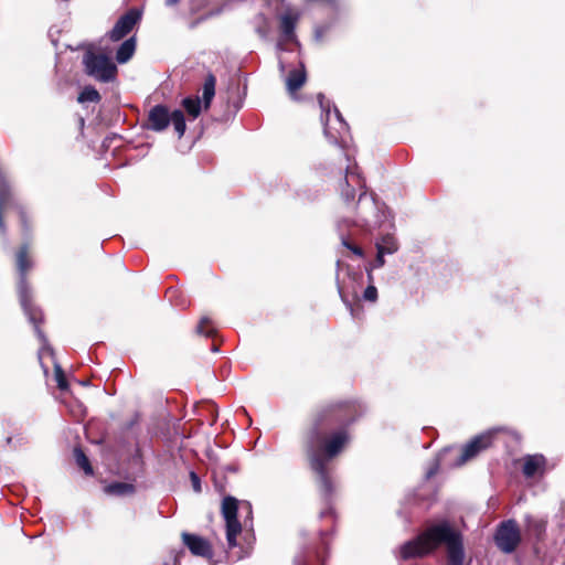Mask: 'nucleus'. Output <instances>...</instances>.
Segmentation results:
<instances>
[{
  "instance_id": "1",
  "label": "nucleus",
  "mask_w": 565,
  "mask_h": 565,
  "mask_svg": "<svg viewBox=\"0 0 565 565\" xmlns=\"http://www.w3.org/2000/svg\"><path fill=\"white\" fill-rule=\"evenodd\" d=\"M440 545H445L450 565H462L465 553L461 534L447 521L428 526L416 539L401 546V557L409 559L423 557Z\"/></svg>"
},
{
  "instance_id": "2",
  "label": "nucleus",
  "mask_w": 565,
  "mask_h": 565,
  "mask_svg": "<svg viewBox=\"0 0 565 565\" xmlns=\"http://www.w3.org/2000/svg\"><path fill=\"white\" fill-rule=\"evenodd\" d=\"M319 429L320 423H317L308 438L307 454L310 467L317 475L321 493L329 497L333 488L328 475L327 462L341 452L349 441V435L345 430H339L323 440Z\"/></svg>"
},
{
  "instance_id": "3",
  "label": "nucleus",
  "mask_w": 565,
  "mask_h": 565,
  "mask_svg": "<svg viewBox=\"0 0 565 565\" xmlns=\"http://www.w3.org/2000/svg\"><path fill=\"white\" fill-rule=\"evenodd\" d=\"M340 188L341 198L348 209L355 212V218H349L348 222L358 225H380L384 221L385 216L382 206L366 191L361 192L358 202L354 203L355 188H364V181L353 169L347 168L345 177Z\"/></svg>"
},
{
  "instance_id": "4",
  "label": "nucleus",
  "mask_w": 565,
  "mask_h": 565,
  "mask_svg": "<svg viewBox=\"0 0 565 565\" xmlns=\"http://www.w3.org/2000/svg\"><path fill=\"white\" fill-rule=\"evenodd\" d=\"M17 267L20 275L18 284L20 302L29 321L34 326V331L42 343L39 355L41 358L44 351H47L50 354H52L53 350L50 348L46 337L40 329V323L43 320L42 311L31 303L30 289L26 281V273L32 267V262L28 257L26 246H22L17 254Z\"/></svg>"
},
{
  "instance_id": "5",
  "label": "nucleus",
  "mask_w": 565,
  "mask_h": 565,
  "mask_svg": "<svg viewBox=\"0 0 565 565\" xmlns=\"http://www.w3.org/2000/svg\"><path fill=\"white\" fill-rule=\"evenodd\" d=\"M114 50L108 46H84L82 65L84 73L99 82L113 83L117 78L118 68L113 60Z\"/></svg>"
},
{
  "instance_id": "6",
  "label": "nucleus",
  "mask_w": 565,
  "mask_h": 565,
  "mask_svg": "<svg viewBox=\"0 0 565 565\" xmlns=\"http://www.w3.org/2000/svg\"><path fill=\"white\" fill-rule=\"evenodd\" d=\"M318 102L322 110L323 132L330 143L345 147L349 137V126L339 109L323 94H318Z\"/></svg>"
},
{
  "instance_id": "7",
  "label": "nucleus",
  "mask_w": 565,
  "mask_h": 565,
  "mask_svg": "<svg viewBox=\"0 0 565 565\" xmlns=\"http://www.w3.org/2000/svg\"><path fill=\"white\" fill-rule=\"evenodd\" d=\"M172 124L179 138L185 132V119L181 110L172 113L163 105H156L149 110L148 114V128L153 131L164 130L169 124Z\"/></svg>"
},
{
  "instance_id": "8",
  "label": "nucleus",
  "mask_w": 565,
  "mask_h": 565,
  "mask_svg": "<svg viewBox=\"0 0 565 565\" xmlns=\"http://www.w3.org/2000/svg\"><path fill=\"white\" fill-rule=\"evenodd\" d=\"M494 542L498 548L505 553H513L521 543V531L515 520L501 522L494 533Z\"/></svg>"
},
{
  "instance_id": "9",
  "label": "nucleus",
  "mask_w": 565,
  "mask_h": 565,
  "mask_svg": "<svg viewBox=\"0 0 565 565\" xmlns=\"http://www.w3.org/2000/svg\"><path fill=\"white\" fill-rule=\"evenodd\" d=\"M238 501L233 497H225L222 502V515L225 520L226 541L231 551L237 547V535L242 532V525L237 520Z\"/></svg>"
},
{
  "instance_id": "10",
  "label": "nucleus",
  "mask_w": 565,
  "mask_h": 565,
  "mask_svg": "<svg viewBox=\"0 0 565 565\" xmlns=\"http://www.w3.org/2000/svg\"><path fill=\"white\" fill-rule=\"evenodd\" d=\"M492 443V434L484 433L476 436L469 443H467L463 448L460 457L456 461V466H461L475 458L481 450L487 449Z\"/></svg>"
},
{
  "instance_id": "11",
  "label": "nucleus",
  "mask_w": 565,
  "mask_h": 565,
  "mask_svg": "<svg viewBox=\"0 0 565 565\" xmlns=\"http://www.w3.org/2000/svg\"><path fill=\"white\" fill-rule=\"evenodd\" d=\"M142 12L138 8H131L119 17L111 31L107 35H128L141 21Z\"/></svg>"
},
{
  "instance_id": "12",
  "label": "nucleus",
  "mask_w": 565,
  "mask_h": 565,
  "mask_svg": "<svg viewBox=\"0 0 565 565\" xmlns=\"http://www.w3.org/2000/svg\"><path fill=\"white\" fill-rule=\"evenodd\" d=\"M281 35H295L296 25L300 19V12L292 7H286L277 13Z\"/></svg>"
},
{
  "instance_id": "13",
  "label": "nucleus",
  "mask_w": 565,
  "mask_h": 565,
  "mask_svg": "<svg viewBox=\"0 0 565 565\" xmlns=\"http://www.w3.org/2000/svg\"><path fill=\"white\" fill-rule=\"evenodd\" d=\"M182 541L193 555L209 558L212 557L213 553L211 544L205 539L184 532L182 533Z\"/></svg>"
},
{
  "instance_id": "14",
  "label": "nucleus",
  "mask_w": 565,
  "mask_h": 565,
  "mask_svg": "<svg viewBox=\"0 0 565 565\" xmlns=\"http://www.w3.org/2000/svg\"><path fill=\"white\" fill-rule=\"evenodd\" d=\"M307 81V73L302 62H299L298 67L291 70L286 79V88L290 96L295 97L296 93L303 86Z\"/></svg>"
},
{
  "instance_id": "15",
  "label": "nucleus",
  "mask_w": 565,
  "mask_h": 565,
  "mask_svg": "<svg viewBox=\"0 0 565 565\" xmlns=\"http://www.w3.org/2000/svg\"><path fill=\"white\" fill-rule=\"evenodd\" d=\"M546 460L543 455H527L524 457L523 473L526 478H532L544 470Z\"/></svg>"
},
{
  "instance_id": "16",
  "label": "nucleus",
  "mask_w": 565,
  "mask_h": 565,
  "mask_svg": "<svg viewBox=\"0 0 565 565\" xmlns=\"http://www.w3.org/2000/svg\"><path fill=\"white\" fill-rule=\"evenodd\" d=\"M525 532L530 535L541 540L546 531V521L543 519L534 518L530 514L525 515Z\"/></svg>"
},
{
  "instance_id": "17",
  "label": "nucleus",
  "mask_w": 565,
  "mask_h": 565,
  "mask_svg": "<svg viewBox=\"0 0 565 565\" xmlns=\"http://www.w3.org/2000/svg\"><path fill=\"white\" fill-rule=\"evenodd\" d=\"M135 51H136V38H128L118 47V50L116 52V61L119 64L127 63L132 57Z\"/></svg>"
},
{
  "instance_id": "18",
  "label": "nucleus",
  "mask_w": 565,
  "mask_h": 565,
  "mask_svg": "<svg viewBox=\"0 0 565 565\" xmlns=\"http://www.w3.org/2000/svg\"><path fill=\"white\" fill-rule=\"evenodd\" d=\"M13 201V195L10 190V186L2 182L0 184V232L4 233L6 226L2 217V212L11 204Z\"/></svg>"
},
{
  "instance_id": "19",
  "label": "nucleus",
  "mask_w": 565,
  "mask_h": 565,
  "mask_svg": "<svg viewBox=\"0 0 565 565\" xmlns=\"http://www.w3.org/2000/svg\"><path fill=\"white\" fill-rule=\"evenodd\" d=\"M215 84H216L215 76L212 74H209L204 81L203 93H202V98H203L205 108L210 107L211 102L215 95Z\"/></svg>"
},
{
  "instance_id": "20",
  "label": "nucleus",
  "mask_w": 565,
  "mask_h": 565,
  "mask_svg": "<svg viewBox=\"0 0 565 565\" xmlns=\"http://www.w3.org/2000/svg\"><path fill=\"white\" fill-rule=\"evenodd\" d=\"M106 493L113 495H128L135 492V487L131 483L114 482L105 488Z\"/></svg>"
},
{
  "instance_id": "21",
  "label": "nucleus",
  "mask_w": 565,
  "mask_h": 565,
  "mask_svg": "<svg viewBox=\"0 0 565 565\" xmlns=\"http://www.w3.org/2000/svg\"><path fill=\"white\" fill-rule=\"evenodd\" d=\"M376 249H381L384 253L391 255L398 249V244L393 235L387 234L376 242Z\"/></svg>"
},
{
  "instance_id": "22",
  "label": "nucleus",
  "mask_w": 565,
  "mask_h": 565,
  "mask_svg": "<svg viewBox=\"0 0 565 565\" xmlns=\"http://www.w3.org/2000/svg\"><path fill=\"white\" fill-rule=\"evenodd\" d=\"M100 94L93 86H85L77 97V102L84 103H98L100 100Z\"/></svg>"
},
{
  "instance_id": "23",
  "label": "nucleus",
  "mask_w": 565,
  "mask_h": 565,
  "mask_svg": "<svg viewBox=\"0 0 565 565\" xmlns=\"http://www.w3.org/2000/svg\"><path fill=\"white\" fill-rule=\"evenodd\" d=\"M182 105L189 116L196 118L201 113V100L199 97H186L182 100Z\"/></svg>"
},
{
  "instance_id": "24",
  "label": "nucleus",
  "mask_w": 565,
  "mask_h": 565,
  "mask_svg": "<svg viewBox=\"0 0 565 565\" xmlns=\"http://www.w3.org/2000/svg\"><path fill=\"white\" fill-rule=\"evenodd\" d=\"M74 458L78 467H81L86 475H93V468L89 460L81 448L77 447L74 449Z\"/></svg>"
},
{
  "instance_id": "25",
  "label": "nucleus",
  "mask_w": 565,
  "mask_h": 565,
  "mask_svg": "<svg viewBox=\"0 0 565 565\" xmlns=\"http://www.w3.org/2000/svg\"><path fill=\"white\" fill-rule=\"evenodd\" d=\"M276 47L279 52L282 51H292L295 49L299 47V42L297 41V38H279V41L276 44Z\"/></svg>"
},
{
  "instance_id": "26",
  "label": "nucleus",
  "mask_w": 565,
  "mask_h": 565,
  "mask_svg": "<svg viewBox=\"0 0 565 565\" xmlns=\"http://www.w3.org/2000/svg\"><path fill=\"white\" fill-rule=\"evenodd\" d=\"M54 376H55V381L57 383V387L61 391H67L68 383L65 377L64 371L58 363H54Z\"/></svg>"
},
{
  "instance_id": "27",
  "label": "nucleus",
  "mask_w": 565,
  "mask_h": 565,
  "mask_svg": "<svg viewBox=\"0 0 565 565\" xmlns=\"http://www.w3.org/2000/svg\"><path fill=\"white\" fill-rule=\"evenodd\" d=\"M196 332L205 337H209L213 333V328L211 327V321L209 318L204 317L200 320L196 327Z\"/></svg>"
},
{
  "instance_id": "28",
  "label": "nucleus",
  "mask_w": 565,
  "mask_h": 565,
  "mask_svg": "<svg viewBox=\"0 0 565 565\" xmlns=\"http://www.w3.org/2000/svg\"><path fill=\"white\" fill-rule=\"evenodd\" d=\"M363 298L369 301H375L377 299V289L373 285L367 286L363 292Z\"/></svg>"
},
{
  "instance_id": "29",
  "label": "nucleus",
  "mask_w": 565,
  "mask_h": 565,
  "mask_svg": "<svg viewBox=\"0 0 565 565\" xmlns=\"http://www.w3.org/2000/svg\"><path fill=\"white\" fill-rule=\"evenodd\" d=\"M190 477H191V481H192V486H193V489L196 491V492H200L201 491V483H200V479L198 477V475L195 472H191L190 473Z\"/></svg>"
},
{
  "instance_id": "30",
  "label": "nucleus",
  "mask_w": 565,
  "mask_h": 565,
  "mask_svg": "<svg viewBox=\"0 0 565 565\" xmlns=\"http://www.w3.org/2000/svg\"><path fill=\"white\" fill-rule=\"evenodd\" d=\"M439 461H440V457L434 461L433 467L427 471V473H426L427 478L433 477L437 472V470L439 468Z\"/></svg>"
},
{
  "instance_id": "31",
  "label": "nucleus",
  "mask_w": 565,
  "mask_h": 565,
  "mask_svg": "<svg viewBox=\"0 0 565 565\" xmlns=\"http://www.w3.org/2000/svg\"><path fill=\"white\" fill-rule=\"evenodd\" d=\"M387 255L386 253H384L383 250L381 249H377V255H376V266L377 267H382L385 263L384 260V256Z\"/></svg>"
},
{
  "instance_id": "32",
  "label": "nucleus",
  "mask_w": 565,
  "mask_h": 565,
  "mask_svg": "<svg viewBox=\"0 0 565 565\" xmlns=\"http://www.w3.org/2000/svg\"><path fill=\"white\" fill-rule=\"evenodd\" d=\"M324 6L337 10L339 8V0H320Z\"/></svg>"
},
{
  "instance_id": "33",
  "label": "nucleus",
  "mask_w": 565,
  "mask_h": 565,
  "mask_svg": "<svg viewBox=\"0 0 565 565\" xmlns=\"http://www.w3.org/2000/svg\"><path fill=\"white\" fill-rule=\"evenodd\" d=\"M343 245H344L345 247L350 248L354 254H356V255H359V256H361V255H362V250H361V248H359V247H353V246L349 245L344 239H343Z\"/></svg>"
},
{
  "instance_id": "34",
  "label": "nucleus",
  "mask_w": 565,
  "mask_h": 565,
  "mask_svg": "<svg viewBox=\"0 0 565 565\" xmlns=\"http://www.w3.org/2000/svg\"><path fill=\"white\" fill-rule=\"evenodd\" d=\"M230 557L233 559V561H238V559H242L244 557V554L239 553V552H232V554L230 555Z\"/></svg>"
},
{
  "instance_id": "35",
  "label": "nucleus",
  "mask_w": 565,
  "mask_h": 565,
  "mask_svg": "<svg viewBox=\"0 0 565 565\" xmlns=\"http://www.w3.org/2000/svg\"><path fill=\"white\" fill-rule=\"evenodd\" d=\"M19 213H20L21 221L24 223L25 222V213L21 207H19Z\"/></svg>"
},
{
  "instance_id": "36",
  "label": "nucleus",
  "mask_w": 565,
  "mask_h": 565,
  "mask_svg": "<svg viewBox=\"0 0 565 565\" xmlns=\"http://www.w3.org/2000/svg\"><path fill=\"white\" fill-rule=\"evenodd\" d=\"M284 58L281 56H279V66H280V71L284 72L285 70V64H284Z\"/></svg>"
},
{
  "instance_id": "37",
  "label": "nucleus",
  "mask_w": 565,
  "mask_h": 565,
  "mask_svg": "<svg viewBox=\"0 0 565 565\" xmlns=\"http://www.w3.org/2000/svg\"><path fill=\"white\" fill-rule=\"evenodd\" d=\"M179 2V0H166V4L168 6H174Z\"/></svg>"
},
{
  "instance_id": "38",
  "label": "nucleus",
  "mask_w": 565,
  "mask_h": 565,
  "mask_svg": "<svg viewBox=\"0 0 565 565\" xmlns=\"http://www.w3.org/2000/svg\"><path fill=\"white\" fill-rule=\"evenodd\" d=\"M78 383L84 386L88 385V381H79Z\"/></svg>"
},
{
  "instance_id": "39",
  "label": "nucleus",
  "mask_w": 565,
  "mask_h": 565,
  "mask_svg": "<svg viewBox=\"0 0 565 565\" xmlns=\"http://www.w3.org/2000/svg\"><path fill=\"white\" fill-rule=\"evenodd\" d=\"M348 307L350 308V311H351V315L353 316V308L351 307V305L348 303Z\"/></svg>"
},
{
  "instance_id": "40",
  "label": "nucleus",
  "mask_w": 565,
  "mask_h": 565,
  "mask_svg": "<svg viewBox=\"0 0 565 565\" xmlns=\"http://www.w3.org/2000/svg\"><path fill=\"white\" fill-rule=\"evenodd\" d=\"M448 450H450V448H446V449H444V451L440 454V457H441L445 452H447Z\"/></svg>"
}]
</instances>
